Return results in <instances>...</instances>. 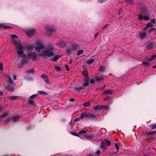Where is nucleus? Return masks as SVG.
I'll return each instance as SVG.
<instances>
[{"label":"nucleus","instance_id":"obj_21","mask_svg":"<svg viewBox=\"0 0 156 156\" xmlns=\"http://www.w3.org/2000/svg\"><path fill=\"white\" fill-rule=\"evenodd\" d=\"M37 93L41 95H46L48 94V93L42 90H38Z\"/></svg>","mask_w":156,"mask_h":156},{"label":"nucleus","instance_id":"obj_44","mask_svg":"<svg viewBox=\"0 0 156 156\" xmlns=\"http://www.w3.org/2000/svg\"><path fill=\"white\" fill-rule=\"evenodd\" d=\"M28 102L29 104L32 105H34L35 104L34 103V101L32 100H28Z\"/></svg>","mask_w":156,"mask_h":156},{"label":"nucleus","instance_id":"obj_34","mask_svg":"<svg viewBox=\"0 0 156 156\" xmlns=\"http://www.w3.org/2000/svg\"><path fill=\"white\" fill-rule=\"evenodd\" d=\"M95 79L96 80H97L98 81H99L102 80L103 79V78H102V76H101V77L96 76L95 77Z\"/></svg>","mask_w":156,"mask_h":156},{"label":"nucleus","instance_id":"obj_46","mask_svg":"<svg viewBox=\"0 0 156 156\" xmlns=\"http://www.w3.org/2000/svg\"><path fill=\"white\" fill-rule=\"evenodd\" d=\"M107 0H98V2L99 3H103L105 2Z\"/></svg>","mask_w":156,"mask_h":156},{"label":"nucleus","instance_id":"obj_14","mask_svg":"<svg viewBox=\"0 0 156 156\" xmlns=\"http://www.w3.org/2000/svg\"><path fill=\"white\" fill-rule=\"evenodd\" d=\"M147 35V33L145 32L140 33V38L143 39L145 38Z\"/></svg>","mask_w":156,"mask_h":156},{"label":"nucleus","instance_id":"obj_49","mask_svg":"<svg viewBox=\"0 0 156 156\" xmlns=\"http://www.w3.org/2000/svg\"><path fill=\"white\" fill-rule=\"evenodd\" d=\"M94 109L95 110H99V105H98L94 107Z\"/></svg>","mask_w":156,"mask_h":156},{"label":"nucleus","instance_id":"obj_11","mask_svg":"<svg viewBox=\"0 0 156 156\" xmlns=\"http://www.w3.org/2000/svg\"><path fill=\"white\" fill-rule=\"evenodd\" d=\"M101 148L103 151H105L107 149V147L105 145V141L102 140L101 141V144L100 145Z\"/></svg>","mask_w":156,"mask_h":156},{"label":"nucleus","instance_id":"obj_37","mask_svg":"<svg viewBox=\"0 0 156 156\" xmlns=\"http://www.w3.org/2000/svg\"><path fill=\"white\" fill-rule=\"evenodd\" d=\"M114 145L117 150V152L118 151L119 149V145L116 143H115Z\"/></svg>","mask_w":156,"mask_h":156},{"label":"nucleus","instance_id":"obj_16","mask_svg":"<svg viewBox=\"0 0 156 156\" xmlns=\"http://www.w3.org/2000/svg\"><path fill=\"white\" fill-rule=\"evenodd\" d=\"M113 90H107L105 91L103 93V94H112L113 93Z\"/></svg>","mask_w":156,"mask_h":156},{"label":"nucleus","instance_id":"obj_1","mask_svg":"<svg viewBox=\"0 0 156 156\" xmlns=\"http://www.w3.org/2000/svg\"><path fill=\"white\" fill-rule=\"evenodd\" d=\"M11 38L12 39V42L13 44L16 46V48L18 51L17 53L19 57L23 58L21 60L20 66L23 67L27 62V60L26 58V55L23 54L24 48L21 44L20 41L18 39V37L15 34L11 35Z\"/></svg>","mask_w":156,"mask_h":156},{"label":"nucleus","instance_id":"obj_2","mask_svg":"<svg viewBox=\"0 0 156 156\" xmlns=\"http://www.w3.org/2000/svg\"><path fill=\"white\" fill-rule=\"evenodd\" d=\"M45 49L52 51L54 49V45L52 44H48L46 46L41 42L37 43V46L35 48V50L38 52H40L41 49Z\"/></svg>","mask_w":156,"mask_h":156},{"label":"nucleus","instance_id":"obj_7","mask_svg":"<svg viewBox=\"0 0 156 156\" xmlns=\"http://www.w3.org/2000/svg\"><path fill=\"white\" fill-rule=\"evenodd\" d=\"M56 44L58 47L63 48L66 45V44L62 41H59L56 43Z\"/></svg>","mask_w":156,"mask_h":156},{"label":"nucleus","instance_id":"obj_45","mask_svg":"<svg viewBox=\"0 0 156 156\" xmlns=\"http://www.w3.org/2000/svg\"><path fill=\"white\" fill-rule=\"evenodd\" d=\"M156 133V131H153L147 133L148 134H153Z\"/></svg>","mask_w":156,"mask_h":156},{"label":"nucleus","instance_id":"obj_22","mask_svg":"<svg viewBox=\"0 0 156 156\" xmlns=\"http://www.w3.org/2000/svg\"><path fill=\"white\" fill-rule=\"evenodd\" d=\"M26 73L27 74H33L34 73V70L33 69H31L27 70Z\"/></svg>","mask_w":156,"mask_h":156},{"label":"nucleus","instance_id":"obj_19","mask_svg":"<svg viewBox=\"0 0 156 156\" xmlns=\"http://www.w3.org/2000/svg\"><path fill=\"white\" fill-rule=\"evenodd\" d=\"M153 46V44L151 43H149L146 46V48L147 50L151 49Z\"/></svg>","mask_w":156,"mask_h":156},{"label":"nucleus","instance_id":"obj_64","mask_svg":"<svg viewBox=\"0 0 156 156\" xmlns=\"http://www.w3.org/2000/svg\"><path fill=\"white\" fill-rule=\"evenodd\" d=\"M16 76L15 75H14L13 76V79L14 80H15L16 79Z\"/></svg>","mask_w":156,"mask_h":156},{"label":"nucleus","instance_id":"obj_47","mask_svg":"<svg viewBox=\"0 0 156 156\" xmlns=\"http://www.w3.org/2000/svg\"><path fill=\"white\" fill-rule=\"evenodd\" d=\"M3 70V64L2 63H0V70L2 71Z\"/></svg>","mask_w":156,"mask_h":156},{"label":"nucleus","instance_id":"obj_18","mask_svg":"<svg viewBox=\"0 0 156 156\" xmlns=\"http://www.w3.org/2000/svg\"><path fill=\"white\" fill-rule=\"evenodd\" d=\"M153 26L154 25L151 22H149L146 25L145 29H148L149 27H153Z\"/></svg>","mask_w":156,"mask_h":156},{"label":"nucleus","instance_id":"obj_24","mask_svg":"<svg viewBox=\"0 0 156 156\" xmlns=\"http://www.w3.org/2000/svg\"><path fill=\"white\" fill-rule=\"evenodd\" d=\"M153 31H154L155 32V33L156 30L155 29L154 27H151L148 30V33L149 34H150Z\"/></svg>","mask_w":156,"mask_h":156},{"label":"nucleus","instance_id":"obj_41","mask_svg":"<svg viewBox=\"0 0 156 156\" xmlns=\"http://www.w3.org/2000/svg\"><path fill=\"white\" fill-rule=\"evenodd\" d=\"M71 133L72 135H74V136H79V134L78 133H75V132H71Z\"/></svg>","mask_w":156,"mask_h":156},{"label":"nucleus","instance_id":"obj_40","mask_svg":"<svg viewBox=\"0 0 156 156\" xmlns=\"http://www.w3.org/2000/svg\"><path fill=\"white\" fill-rule=\"evenodd\" d=\"M125 1L127 3L130 4H132L133 2L132 0H125Z\"/></svg>","mask_w":156,"mask_h":156},{"label":"nucleus","instance_id":"obj_42","mask_svg":"<svg viewBox=\"0 0 156 156\" xmlns=\"http://www.w3.org/2000/svg\"><path fill=\"white\" fill-rule=\"evenodd\" d=\"M37 95H38L37 94H33V95H31L30 97V99H33V98H34L37 97Z\"/></svg>","mask_w":156,"mask_h":156},{"label":"nucleus","instance_id":"obj_30","mask_svg":"<svg viewBox=\"0 0 156 156\" xmlns=\"http://www.w3.org/2000/svg\"><path fill=\"white\" fill-rule=\"evenodd\" d=\"M33 48V46L31 45L28 46L27 47V48L28 51H31Z\"/></svg>","mask_w":156,"mask_h":156},{"label":"nucleus","instance_id":"obj_17","mask_svg":"<svg viewBox=\"0 0 156 156\" xmlns=\"http://www.w3.org/2000/svg\"><path fill=\"white\" fill-rule=\"evenodd\" d=\"M87 117L88 118H96V116L95 115L92 114L90 113H87Z\"/></svg>","mask_w":156,"mask_h":156},{"label":"nucleus","instance_id":"obj_5","mask_svg":"<svg viewBox=\"0 0 156 156\" xmlns=\"http://www.w3.org/2000/svg\"><path fill=\"white\" fill-rule=\"evenodd\" d=\"M8 81L7 83H8L7 86L5 85L6 89L9 91H12L14 90L13 86L15 85L14 82H12V80L11 77L8 76Z\"/></svg>","mask_w":156,"mask_h":156},{"label":"nucleus","instance_id":"obj_55","mask_svg":"<svg viewBox=\"0 0 156 156\" xmlns=\"http://www.w3.org/2000/svg\"><path fill=\"white\" fill-rule=\"evenodd\" d=\"M149 63V62L148 61H147V62H142L143 64H148Z\"/></svg>","mask_w":156,"mask_h":156},{"label":"nucleus","instance_id":"obj_48","mask_svg":"<svg viewBox=\"0 0 156 156\" xmlns=\"http://www.w3.org/2000/svg\"><path fill=\"white\" fill-rule=\"evenodd\" d=\"M104 108V105H99V110H102Z\"/></svg>","mask_w":156,"mask_h":156},{"label":"nucleus","instance_id":"obj_50","mask_svg":"<svg viewBox=\"0 0 156 156\" xmlns=\"http://www.w3.org/2000/svg\"><path fill=\"white\" fill-rule=\"evenodd\" d=\"M65 66L67 71H68L69 70V69L68 67V66L67 65H65Z\"/></svg>","mask_w":156,"mask_h":156},{"label":"nucleus","instance_id":"obj_4","mask_svg":"<svg viewBox=\"0 0 156 156\" xmlns=\"http://www.w3.org/2000/svg\"><path fill=\"white\" fill-rule=\"evenodd\" d=\"M54 53L52 51H49L48 50L43 51L41 53L38 54L39 56H41L43 58H45L46 57H51L53 56Z\"/></svg>","mask_w":156,"mask_h":156},{"label":"nucleus","instance_id":"obj_13","mask_svg":"<svg viewBox=\"0 0 156 156\" xmlns=\"http://www.w3.org/2000/svg\"><path fill=\"white\" fill-rule=\"evenodd\" d=\"M19 117L20 116H16L14 117H9L8 119L9 120H12L14 122H16L17 121Z\"/></svg>","mask_w":156,"mask_h":156},{"label":"nucleus","instance_id":"obj_53","mask_svg":"<svg viewBox=\"0 0 156 156\" xmlns=\"http://www.w3.org/2000/svg\"><path fill=\"white\" fill-rule=\"evenodd\" d=\"M109 26V25L108 24H106L103 27V29H104L107 28Z\"/></svg>","mask_w":156,"mask_h":156},{"label":"nucleus","instance_id":"obj_62","mask_svg":"<svg viewBox=\"0 0 156 156\" xmlns=\"http://www.w3.org/2000/svg\"><path fill=\"white\" fill-rule=\"evenodd\" d=\"M108 106H104V108L105 109H108Z\"/></svg>","mask_w":156,"mask_h":156},{"label":"nucleus","instance_id":"obj_57","mask_svg":"<svg viewBox=\"0 0 156 156\" xmlns=\"http://www.w3.org/2000/svg\"><path fill=\"white\" fill-rule=\"evenodd\" d=\"M105 87V86H104L103 87H100L99 89V90H101L104 89V87Z\"/></svg>","mask_w":156,"mask_h":156},{"label":"nucleus","instance_id":"obj_12","mask_svg":"<svg viewBox=\"0 0 156 156\" xmlns=\"http://www.w3.org/2000/svg\"><path fill=\"white\" fill-rule=\"evenodd\" d=\"M45 29L48 31L53 32L55 30V29L52 26H50L48 25H46L45 27Z\"/></svg>","mask_w":156,"mask_h":156},{"label":"nucleus","instance_id":"obj_60","mask_svg":"<svg viewBox=\"0 0 156 156\" xmlns=\"http://www.w3.org/2000/svg\"><path fill=\"white\" fill-rule=\"evenodd\" d=\"M100 150H98L96 152V153L97 154H100Z\"/></svg>","mask_w":156,"mask_h":156},{"label":"nucleus","instance_id":"obj_51","mask_svg":"<svg viewBox=\"0 0 156 156\" xmlns=\"http://www.w3.org/2000/svg\"><path fill=\"white\" fill-rule=\"evenodd\" d=\"M90 82L91 84H93L94 83V79H91L90 80Z\"/></svg>","mask_w":156,"mask_h":156},{"label":"nucleus","instance_id":"obj_54","mask_svg":"<svg viewBox=\"0 0 156 156\" xmlns=\"http://www.w3.org/2000/svg\"><path fill=\"white\" fill-rule=\"evenodd\" d=\"M122 11V9L121 8H120L119 11L118 15H119L120 13Z\"/></svg>","mask_w":156,"mask_h":156},{"label":"nucleus","instance_id":"obj_31","mask_svg":"<svg viewBox=\"0 0 156 156\" xmlns=\"http://www.w3.org/2000/svg\"><path fill=\"white\" fill-rule=\"evenodd\" d=\"M8 113L7 112H4L0 117V119H2L3 118L7 116Z\"/></svg>","mask_w":156,"mask_h":156},{"label":"nucleus","instance_id":"obj_27","mask_svg":"<svg viewBox=\"0 0 156 156\" xmlns=\"http://www.w3.org/2000/svg\"><path fill=\"white\" fill-rule=\"evenodd\" d=\"M104 141H105V143L106 144L107 146H109L110 145L111 143L109 140L105 139Z\"/></svg>","mask_w":156,"mask_h":156},{"label":"nucleus","instance_id":"obj_35","mask_svg":"<svg viewBox=\"0 0 156 156\" xmlns=\"http://www.w3.org/2000/svg\"><path fill=\"white\" fill-rule=\"evenodd\" d=\"M87 131L85 130H81L79 131V134H85L87 133Z\"/></svg>","mask_w":156,"mask_h":156},{"label":"nucleus","instance_id":"obj_39","mask_svg":"<svg viewBox=\"0 0 156 156\" xmlns=\"http://www.w3.org/2000/svg\"><path fill=\"white\" fill-rule=\"evenodd\" d=\"M90 105V103L89 102H87L84 103L83 105L84 107H87L89 106Z\"/></svg>","mask_w":156,"mask_h":156},{"label":"nucleus","instance_id":"obj_52","mask_svg":"<svg viewBox=\"0 0 156 156\" xmlns=\"http://www.w3.org/2000/svg\"><path fill=\"white\" fill-rule=\"evenodd\" d=\"M109 99H110V98H109V97H105L104 99V100L105 101H107V100H109Z\"/></svg>","mask_w":156,"mask_h":156},{"label":"nucleus","instance_id":"obj_32","mask_svg":"<svg viewBox=\"0 0 156 156\" xmlns=\"http://www.w3.org/2000/svg\"><path fill=\"white\" fill-rule=\"evenodd\" d=\"M105 68L104 67L102 66H101L99 68V71L101 72H103L105 71Z\"/></svg>","mask_w":156,"mask_h":156},{"label":"nucleus","instance_id":"obj_25","mask_svg":"<svg viewBox=\"0 0 156 156\" xmlns=\"http://www.w3.org/2000/svg\"><path fill=\"white\" fill-rule=\"evenodd\" d=\"M94 59H91L87 61L86 63L87 65H90L92 64L94 62Z\"/></svg>","mask_w":156,"mask_h":156},{"label":"nucleus","instance_id":"obj_59","mask_svg":"<svg viewBox=\"0 0 156 156\" xmlns=\"http://www.w3.org/2000/svg\"><path fill=\"white\" fill-rule=\"evenodd\" d=\"M27 80H32V78H31V77H27Z\"/></svg>","mask_w":156,"mask_h":156},{"label":"nucleus","instance_id":"obj_38","mask_svg":"<svg viewBox=\"0 0 156 156\" xmlns=\"http://www.w3.org/2000/svg\"><path fill=\"white\" fill-rule=\"evenodd\" d=\"M55 69L58 71H60L61 70V67L59 66H55Z\"/></svg>","mask_w":156,"mask_h":156},{"label":"nucleus","instance_id":"obj_20","mask_svg":"<svg viewBox=\"0 0 156 156\" xmlns=\"http://www.w3.org/2000/svg\"><path fill=\"white\" fill-rule=\"evenodd\" d=\"M87 113L86 112H84L83 113L81 114L80 118L81 119H82L84 117H87Z\"/></svg>","mask_w":156,"mask_h":156},{"label":"nucleus","instance_id":"obj_15","mask_svg":"<svg viewBox=\"0 0 156 156\" xmlns=\"http://www.w3.org/2000/svg\"><path fill=\"white\" fill-rule=\"evenodd\" d=\"M84 88V86H77L75 87V90L78 93L80 92L81 90H83Z\"/></svg>","mask_w":156,"mask_h":156},{"label":"nucleus","instance_id":"obj_58","mask_svg":"<svg viewBox=\"0 0 156 156\" xmlns=\"http://www.w3.org/2000/svg\"><path fill=\"white\" fill-rule=\"evenodd\" d=\"M75 101L74 99V98H71L69 99V101L71 102H73Z\"/></svg>","mask_w":156,"mask_h":156},{"label":"nucleus","instance_id":"obj_43","mask_svg":"<svg viewBox=\"0 0 156 156\" xmlns=\"http://www.w3.org/2000/svg\"><path fill=\"white\" fill-rule=\"evenodd\" d=\"M156 127V124H154L151 125L150 126V128L152 129H154Z\"/></svg>","mask_w":156,"mask_h":156},{"label":"nucleus","instance_id":"obj_6","mask_svg":"<svg viewBox=\"0 0 156 156\" xmlns=\"http://www.w3.org/2000/svg\"><path fill=\"white\" fill-rule=\"evenodd\" d=\"M37 54L34 52H30L27 54L28 58L32 59L33 61L37 60Z\"/></svg>","mask_w":156,"mask_h":156},{"label":"nucleus","instance_id":"obj_3","mask_svg":"<svg viewBox=\"0 0 156 156\" xmlns=\"http://www.w3.org/2000/svg\"><path fill=\"white\" fill-rule=\"evenodd\" d=\"M138 19L140 20H150V15L146 11L142 10L141 13L138 15Z\"/></svg>","mask_w":156,"mask_h":156},{"label":"nucleus","instance_id":"obj_26","mask_svg":"<svg viewBox=\"0 0 156 156\" xmlns=\"http://www.w3.org/2000/svg\"><path fill=\"white\" fill-rule=\"evenodd\" d=\"M73 50V48H69L66 50V53L68 54L70 53Z\"/></svg>","mask_w":156,"mask_h":156},{"label":"nucleus","instance_id":"obj_8","mask_svg":"<svg viewBox=\"0 0 156 156\" xmlns=\"http://www.w3.org/2000/svg\"><path fill=\"white\" fill-rule=\"evenodd\" d=\"M35 33V30L34 29H30L26 31V34L29 37H31Z\"/></svg>","mask_w":156,"mask_h":156},{"label":"nucleus","instance_id":"obj_33","mask_svg":"<svg viewBox=\"0 0 156 156\" xmlns=\"http://www.w3.org/2000/svg\"><path fill=\"white\" fill-rule=\"evenodd\" d=\"M156 57V55H153L151 56V57L148 59V61H150L154 60Z\"/></svg>","mask_w":156,"mask_h":156},{"label":"nucleus","instance_id":"obj_61","mask_svg":"<svg viewBox=\"0 0 156 156\" xmlns=\"http://www.w3.org/2000/svg\"><path fill=\"white\" fill-rule=\"evenodd\" d=\"M151 21L153 23H154L155 22V20L154 19H152L151 20Z\"/></svg>","mask_w":156,"mask_h":156},{"label":"nucleus","instance_id":"obj_63","mask_svg":"<svg viewBox=\"0 0 156 156\" xmlns=\"http://www.w3.org/2000/svg\"><path fill=\"white\" fill-rule=\"evenodd\" d=\"M98 33H96V34L95 35L94 37H95V38H96V37H97V36H98Z\"/></svg>","mask_w":156,"mask_h":156},{"label":"nucleus","instance_id":"obj_9","mask_svg":"<svg viewBox=\"0 0 156 156\" xmlns=\"http://www.w3.org/2000/svg\"><path fill=\"white\" fill-rule=\"evenodd\" d=\"M41 78L44 80L45 82L47 84H49L50 82L47 76L45 74H43L41 75Z\"/></svg>","mask_w":156,"mask_h":156},{"label":"nucleus","instance_id":"obj_56","mask_svg":"<svg viewBox=\"0 0 156 156\" xmlns=\"http://www.w3.org/2000/svg\"><path fill=\"white\" fill-rule=\"evenodd\" d=\"M80 120V119L78 118H76L74 119V121L75 122H76Z\"/></svg>","mask_w":156,"mask_h":156},{"label":"nucleus","instance_id":"obj_10","mask_svg":"<svg viewBox=\"0 0 156 156\" xmlns=\"http://www.w3.org/2000/svg\"><path fill=\"white\" fill-rule=\"evenodd\" d=\"M84 81H85V83L83 84V86L84 87H86L88 85V83L89 81V77L86 76H85L84 79Z\"/></svg>","mask_w":156,"mask_h":156},{"label":"nucleus","instance_id":"obj_28","mask_svg":"<svg viewBox=\"0 0 156 156\" xmlns=\"http://www.w3.org/2000/svg\"><path fill=\"white\" fill-rule=\"evenodd\" d=\"M18 98L17 96H10L9 97V98L11 100H14L17 99Z\"/></svg>","mask_w":156,"mask_h":156},{"label":"nucleus","instance_id":"obj_36","mask_svg":"<svg viewBox=\"0 0 156 156\" xmlns=\"http://www.w3.org/2000/svg\"><path fill=\"white\" fill-rule=\"evenodd\" d=\"M83 50H79L78 51V52L77 53V55L78 56V55H81V54H82L83 53Z\"/></svg>","mask_w":156,"mask_h":156},{"label":"nucleus","instance_id":"obj_29","mask_svg":"<svg viewBox=\"0 0 156 156\" xmlns=\"http://www.w3.org/2000/svg\"><path fill=\"white\" fill-rule=\"evenodd\" d=\"M3 27L5 29H8L10 28L8 26H5L3 23H0V28Z\"/></svg>","mask_w":156,"mask_h":156},{"label":"nucleus","instance_id":"obj_23","mask_svg":"<svg viewBox=\"0 0 156 156\" xmlns=\"http://www.w3.org/2000/svg\"><path fill=\"white\" fill-rule=\"evenodd\" d=\"M61 55H58L55 56L52 59V60L54 61H56L59 58H61Z\"/></svg>","mask_w":156,"mask_h":156}]
</instances>
